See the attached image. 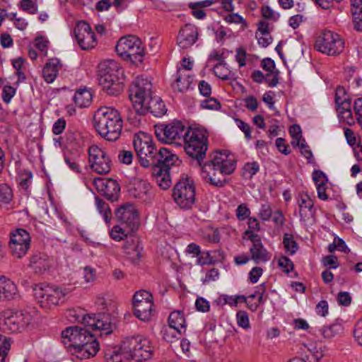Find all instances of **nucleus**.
Wrapping results in <instances>:
<instances>
[{
	"instance_id": "nucleus-1",
	"label": "nucleus",
	"mask_w": 362,
	"mask_h": 362,
	"mask_svg": "<svg viewBox=\"0 0 362 362\" xmlns=\"http://www.w3.org/2000/svg\"><path fill=\"white\" fill-rule=\"evenodd\" d=\"M200 166L202 178L211 185L221 187L228 182L227 175L235 170L236 162L221 153L215 152L209 161Z\"/></svg>"
},
{
	"instance_id": "nucleus-2",
	"label": "nucleus",
	"mask_w": 362,
	"mask_h": 362,
	"mask_svg": "<svg viewBox=\"0 0 362 362\" xmlns=\"http://www.w3.org/2000/svg\"><path fill=\"white\" fill-rule=\"evenodd\" d=\"M94 127L106 141H115L121 135L123 120L119 111L112 107L98 108L93 116Z\"/></svg>"
},
{
	"instance_id": "nucleus-3",
	"label": "nucleus",
	"mask_w": 362,
	"mask_h": 362,
	"mask_svg": "<svg viewBox=\"0 0 362 362\" xmlns=\"http://www.w3.org/2000/svg\"><path fill=\"white\" fill-rule=\"evenodd\" d=\"M99 84L110 95H117L123 90V71L117 62L106 60L98 64Z\"/></svg>"
},
{
	"instance_id": "nucleus-4",
	"label": "nucleus",
	"mask_w": 362,
	"mask_h": 362,
	"mask_svg": "<svg viewBox=\"0 0 362 362\" xmlns=\"http://www.w3.org/2000/svg\"><path fill=\"white\" fill-rule=\"evenodd\" d=\"M182 144L187 154L197 160L199 165H201L208 149L206 132L203 129L189 127Z\"/></svg>"
},
{
	"instance_id": "nucleus-5",
	"label": "nucleus",
	"mask_w": 362,
	"mask_h": 362,
	"mask_svg": "<svg viewBox=\"0 0 362 362\" xmlns=\"http://www.w3.org/2000/svg\"><path fill=\"white\" fill-rule=\"evenodd\" d=\"M117 53L124 60L131 61L138 65L141 64L144 57V48L141 41L134 35L121 37L115 47Z\"/></svg>"
},
{
	"instance_id": "nucleus-6",
	"label": "nucleus",
	"mask_w": 362,
	"mask_h": 362,
	"mask_svg": "<svg viewBox=\"0 0 362 362\" xmlns=\"http://www.w3.org/2000/svg\"><path fill=\"white\" fill-rule=\"evenodd\" d=\"M133 146L140 165L144 168L151 167L158 151L151 136L141 132L134 136Z\"/></svg>"
},
{
	"instance_id": "nucleus-7",
	"label": "nucleus",
	"mask_w": 362,
	"mask_h": 362,
	"mask_svg": "<svg viewBox=\"0 0 362 362\" xmlns=\"http://www.w3.org/2000/svg\"><path fill=\"white\" fill-rule=\"evenodd\" d=\"M189 129L182 122L174 120L168 124H156L155 134L161 142L181 146Z\"/></svg>"
},
{
	"instance_id": "nucleus-8",
	"label": "nucleus",
	"mask_w": 362,
	"mask_h": 362,
	"mask_svg": "<svg viewBox=\"0 0 362 362\" xmlns=\"http://www.w3.org/2000/svg\"><path fill=\"white\" fill-rule=\"evenodd\" d=\"M33 321L32 315L28 312L5 310L0 316V328L6 333H17L24 329Z\"/></svg>"
},
{
	"instance_id": "nucleus-9",
	"label": "nucleus",
	"mask_w": 362,
	"mask_h": 362,
	"mask_svg": "<svg viewBox=\"0 0 362 362\" xmlns=\"http://www.w3.org/2000/svg\"><path fill=\"white\" fill-rule=\"evenodd\" d=\"M33 291L40 307L45 309L57 305L66 296L65 291L62 289L45 283L35 284Z\"/></svg>"
},
{
	"instance_id": "nucleus-10",
	"label": "nucleus",
	"mask_w": 362,
	"mask_h": 362,
	"mask_svg": "<svg viewBox=\"0 0 362 362\" xmlns=\"http://www.w3.org/2000/svg\"><path fill=\"white\" fill-rule=\"evenodd\" d=\"M124 349L131 354V359L137 361L150 359L155 348L151 341L141 336L127 337L124 339Z\"/></svg>"
},
{
	"instance_id": "nucleus-11",
	"label": "nucleus",
	"mask_w": 362,
	"mask_h": 362,
	"mask_svg": "<svg viewBox=\"0 0 362 362\" xmlns=\"http://www.w3.org/2000/svg\"><path fill=\"white\" fill-rule=\"evenodd\" d=\"M152 83L151 81L144 76H137L129 86V99L132 102L133 109L135 111L139 108L142 110V103L152 95Z\"/></svg>"
},
{
	"instance_id": "nucleus-12",
	"label": "nucleus",
	"mask_w": 362,
	"mask_h": 362,
	"mask_svg": "<svg viewBox=\"0 0 362 362\" xmlns=\"http://www.w3.org/2000/svg\"><path fill=\"white\" fill-rule=\"evenodd\" d=\"M315 49L327 55L339 54L344 49V42L339 35L331 30H324L316 39Z\"/></svg>"
},
{
	"instance_id": "nucleus-13",
	"label": "nucleus",
	"mask_w": 362,
	"mask_h": 362,
	"mask_svg": "<svg viewBox=\"0 0 362 362\" xmlns=\"http://www.w3.org/2000/svg\"><path fill=\"white\" fill-rule=\"evenodd\" d=\"M153 296L147 291L136 292L133 296V308L135 316L141 321L151 319L153 310Z\"/></svg>"
},
{
	"instance_id": "nucleus-14",
	"label": "nucleus",
	"mask_w": 362,
	"mask_h": 362,
	"mask_svg": "<svg viewBox=\"0 0 362 362\" xmlns=\"http://www.w3.org/2000/svg\"><path fill=\"white\" fill-rule=\"evenodd\" d=\"M90 168L99 175H106L111 170L112 162L105 151L97 145L88 148Z\"/></svg>"
},
{
	"instance_id": "nucleus-15",
	"label": "nucleus",
	"mask_w": 362,
	"mask_h": 362,
	"mask_svg": "<svg viewBox=\"0 0 362 362\" xmlns=\"http://www.w3.org/2000/svg\"><path fill=\"white\" fill-rule=\"evenodd\" d=\"M142 110L139 108L134 112L136 115H133V112H130L127 116L129 122L136 124L140 122V117L150 112L156 117H160L166 113L167 109L163 101L158 96L151 95L146 102L142 103Z\"/></svg>"
},
{
	"instance_id": "nucleus-16",
	"label": "nucleus",
	"mask_w": 362,
	"mask_h": 362,
	"mask_svg": "<svg viewBox=\"0 0 362 362\" xmlns=\"http://www.w3.org/2000/svg\"><path fill=\"white\" fill-rule=\"evenodd\" d=\"M30 246V236L25 229L19 228L11 233L9 247L14 258L21 259L25 256Z\"/></svg>"
},
{
	"instance_id": "nucleus-17",
	"label": "nucleus",
	"mask_w": 362,
	"mask_h": 362,
	"mask_svg": "<svg viewBox=\"0 0 362 362\" xmlns=\"http://www.w3.org/2000/svg\"><path fill=\"white\" fill-rule=\"evenodd\" d=\"M82 324L85 327H91L94 330L101 332L100 335H108L112 333L115 325L112 322V317L107 313L89 314L83 316Z\"/></svg>"
},
{
	"instance_id": "nucleus-18",
	"label": "nucleus",
	"mask_w": 362,
	"mask_h": 362,
	"mask_svg": "<svg viewBox=\"0 0 362 362\" xmlns=\"http://www.w3.org/2000/svg\"><path fill=\"white\" fill-rule=\"evenodd\" d=\"M74 34L76 40L82 49L87 50L96 46L95 35L90 25L86 22H78L74 28Z\"/></svg>"
},
{
	"instance_id": "nucleus-19",
	"label": "nucleus",
	"mask_w": 362,
	"mask_h": 362,
	"mask_svg": "<svg viewBox=\"0 0 362 362\" xmlns=\"http://www.w3.org/2000/svg\"><path fill=\"white\" fill-rule=\"evenodd\" d=\"M89 332L90 330H88L86 327L72 326L66 327L62 332V342L72 354V351L74 348L78 346L79 344L84 341L86 334Z\"/></svg>"
},
{
	"instance_id": "nucleus-20",
	"label": "nucleus",
	"mask_w": 362,
	"mask_h": 362,
	"mask_svg": "<svg viewBox=\"0 0 362 362\" xmlns=\"http://www.w3.org/2000/svg\"><path fill=\"white\" fill-rule=\"evenodd\" d=\"M173 197L177 204H193L195 202V189L192 182L182 179L173 187Z\"/></svg>"
},
{
	"instance_id": "nucleus-21",
	"label": "nucleus",
	"mask_w": 362,
	"mask_h": 362,
	"mask_svg": "<svg viewBox=\"0 0 362 362\" xmlns=\"http://www.w3.org/2000/svg\"><path fill=\"white\" fill-rule=\"evenodd\" d=\"M118 222L127 225L132 230L136 229L140 223V218L134 205H120L115 211Z\"/></svg>"
},
{
	"instance_id": "nucleus-22",
	"label": "nucleus",
	"mask_w": 362,
	"mask_h": 362,
	"mask_svg": "<svg viewBox=\"0 0 362 362\" xmlns=\"http://www.w3.org/2000/svg\"><path fill=\"white\" fill-rule=\"evenodd\" d=\"M100 345L97 339L89 332L86 334V339L83 342L74 348L72 351V355L76 358L83 360L94 356L99 351Z\"/></svg>"
},
{
	"instance_id": "nucleus-23",
	"label": "nucleus",
	"mask_w": 362,
	"mask_h": 362,
	"mask_svg": "<svg viewBox=\"0 0 362 362\" xmlns=\"http://www.w3.org/2000/svg\"><path fill=\"white\" fill-rule=\"evenodd\" d=\"M154 163L151 166L153 168H159L170 170L173 166H178L182 161L178 156L167 148L161 147L156 156Z\"/></svg>"
},
{
	"instance_id": "nucleus-24",
	"label": "nucleus",
	"mask_w": 362,
	"mask_h": 362,
	"mask_svg": "<svg viewBox=\"0 0 362 362\" xmlns=\"http://www.w3.org/2000/svg\"><path fill=\"white\" fill-rule=\"evenodd\" d=\"M95 185L103 196L114 202L117 201L120 192V186L112 179L98 178L94 181Z\"/></svg>"
},
{
	"instance_id": "nucleus-25",
	"label": "nucleus",
	"mask_w": 362,
	"mask_h": 362,
	"mask_svg": "<svg viewBox=\"0 0 362 362\" xmlns=\"http://www.w3.org/2000/svg\"><path fill=\"white\" fill-rule=\"evenodd\" d=\"M246 234L249 235V239L252 243L250 249L251 259L257 264L266 262L270 259V253L264 248L259 235L246 230Z\"/></svg>"
},
{
	"instance_id": "nucleus-26",
	"label": "nucleus",
	"mask_w": 362,
	"mask_h": 362,
	"mask_svg": "<svg viewBox=\"0 0 362 362\" xmlns=\"http://www.w3.org/2000/svg\"><path fill=\"white\" fill-rule=\"evenodd\" d=\"M198 35V28L194 25L185 24L180 30L177 44L181 49H187L196 42Z\"/></svg>"
},
{
	"instance_id": "nucleus-27",
	"label": "nucleus",
	"mask_w": 362,
	"mask_h": 362,
	"mask_svg": "<svg viewBox=\"0 0 362 362\" xmlns=\"http://www.w3.org/2000/svg\"><path fill=\"white\" fill-rule=\"evenodd\" d=\"M103 352L106 362H124L131 359V354L124 349V340L120 346L107 345Z\"/></svg>"
},
{
	"instance_id": "nucleus-28",
	"label": "nucleus",
	"mask_w": 362,
	"mask_h": 362,
	"mask_svg": "<svg viewBox=\"0 0 362 362\" xmlns=\"http://www.w3.org/2000/svg\"><path fill=\"white\" fill-rule=\"evenodd\" d=\"M28 266L34 273L42 274L50 268L51 259L47 255L38 252L30 257Z\"/></svg>"
},
{
	"instance_id": "nucleus-29",
	"label": "nucleus",
	"mask_w": 362,
	"mask_h": 362,
	"mask_svg": "<svg viewBox=\"0 0 362 362\" xmlns=\"http://www.w3.org/2000/svg\"><path fill=\"white\" fill-rule=\"evenodd\" d=\"M62 67V64L58 59L54 58L50 59L45 64L42 69V76L45 81L48 83H52L55 80Z\"/></svg>"
},
{
	"instance_id": "nucleus-30",
	"label": "nucleus",
	"mask_w": 362,
	"mask_h": 362,
	"mask_svg": "<svg viewBox=\"0 0 362 362\" xmlns=\"http://www.w3.org/2000/svg\"><path fill=\"white\" fill-rule=\"evenodd\" d=\"M168 324L170 329L180 335L186 331L185 319L181 311L172 312L168 317Z\"/></svg>"
},
{
	"instance_id": "nucleus-31",
	"label": "nucleus",
	"mask_w": 362,
	"mask_h": 362,
	"mask_svg": "<svg viewBox=\"0 0 362 362\" xmlns=\"http://www.w3.org/2000/svg\"><path fill=\"white\" fill-rule=\"evenodd\" d=\"M123 249L128 258L132 261L138 260L141 257V247L139 239L136 237H131L127 239Z\"/></svg>"
},
{
	"instance_id": "nucleus-32",
	"label": "nucleus",
	"mask_w": 362,
	"mask_h": 362,
	"mask_svg": "<svg viewBox=\"0 0 362 362\" xmlns=\"http://www.w3.org/2000/svg\"><path fill=\"white\" fill-rule=\"evenodd\" d=\"M192 82V78L189 73L183 69H178L175 81L173 83V88L179 92H184L189 89Z\"/></svg>"
},
{
	"instance_id": "nucleus-33",
	"label": "nucleus",
	"mask_w": 362,
	"mask_h": 362,
	"mask_svg": "<svg viewBox=\"0 0 362 362\" xmlns=\"http://www.w3.org/2000/svg\"><path fill=\"white\" fill-rule=\"evenodd\" d=\"M153 175L158 185L163 189H167L171 185L170 170H163L159 168H153Z\"/></svg>"
},
{
	"instance_id": "nucleus-34",
	"label": "nucleus",
	"mask_w": 362,
	"mask_h": 362,
	"mask_svg": "<svg viewBox=\"0 0 362 362\" xmlns=\"http://www.w3.org/2000/svg\"><path fill=\"white\" fill-rule=\"evenodd\" d=\"M351 6L354 28L362 31V0H351Z\"/></svg>"
},
{
	"instance_id": "nucleus-35",
	"label": "nucleus",
	"mask_w": 362,
	"mask_h": 362,
	"mask_svg": "<svg viewBox=\"0 0 362 362\" xmlns=\"http://www.w3.org/2000/svg\"><path fill=\"white\" fill-rule=\"evenodd\" d=\"M76 105L80 108L89 106L92 101V93L86 88L78 90L74 96Z\"/></svg>"
},
{
	"instance_id": "nucleus-36",
	"label": "nucleus",
	"mask_w": 362,
	"mask_h": 362,
	"mask_svg": "<svg viewBox=\"0 0 362 362\" xmlns=\"http://www.w3.org/2000/svg\"><path fill=\"white\" fill-rule=\"evenodd\" d=\"M343 326L341 323L334 322L330 325L322 327L320 332L325 339H330L343 332Z\"/></svg>"
},
{
	"instance_id": "nucleus-37",
	"label": "nucleus",
	"mask_w": 362,
	"mask_h": 362,
	"mask_svg": "<svg viewBox=\"0 0 362 362\" xmlns=\"http://www.w3.org/2000/svg\"><path fill=\"white\" fill-rule=\"evenodd\" d=\"M17 295L16 286L9 279L4 282V285L0 287V300H11Z\"/></svg>"
},
{
	"instance_id": "nucleus-38",
	"label": "nucleus",
	"mask_w": 362,
	"mask_h": 362,
	"mask_svg": "<svg viewBox=\"0 0 362 362\" xmlns=\"http://www.w3.org/2000/svg\"><path fill=\"white\" fill-rule=\"evenodd\" d=\"M337 111L341 122L349 125L354 123L355 119L351 110V103H344L343 106L337 107Z\"/></svg>"
},
{
	"instance_id": "nucleus-39",
	"label": "nucleus",
	"mask_w": 362,
	"mask_h": 362,
	"mask_svg": "<svg viewBox=\"0 0 362 362\" xmlns=\"http://www.w3.org/2000/svg\"><path fill=\"white\" fill-rule=\"evenodd\" d=\"M283 243L286 252L291 255H294L298 250V245L296 242L293 240V237L291 234L286 233L284 235Z\"/></svg>"
},
{
	"instance_id": "nucleus-40",
	"label": "nucleus",
	"mask_w": 362,
	"mask_h": 362,
	"mask_svg": "<svg viewBox=\"0 0 362 362\" xmlns=\"http://www.w3.org/2000/svg\"><path fill=\"white\" fill-rule=\"evenodd\" d=\"M335 103L337 107L343 106L344 103H351V100L344 87L339 86L335 91Z\"/></svg>"
},
{
	"instance_id": "nucleus-41",
	"label": "nucleus",
	"mask_w": 362,
	"mask_h": 362,
	"mask_svg": "<svg viewBox=\"0 0 362 362\" xmlns=\"http://www.w3.org/2000/svg\"><path fill=\"white\" fill-rule=\"evenodd\" d=\"M259 170L257 162L247 163L243 167V175L246 179H251Z\"/></svg>"
},
{
	"instance_id": "nucleus-42",
	"label": "nucleus",
	"mask_w": 362,
	"mask_h": 362,
	"mask_svg": "<svg viewBox=\"0 0 362 362\" xmlns=\"http://www.w3.org/2000/svg\"><path fill=\"white\" fill-rule=\"evenodd\" d=\"M45 210L50 218L57 217L64 222L67 221L65 215L62 211L60 205H49V207L47 206Z\"/></svg>"
},
{
	"instance_id": "nucleus-43",
	"label": "nucleus",
	"mask_w": 362,
	"mask_h": 362,
	"mask_svg": "<svg viewBox=\"0 0 362 362\" xmlns=\"http://www.w3.org/2000/svg\"><path fill=\"white\" fill-rule=\"evenodd\" d=\"M13 198V192L11 187L6 184L0 185V202L8 204Z\"/></svg>"
},
{
	"instance_id": "nucleus-44",
	"label": "nucleus",
	"mask_w": 362,
	"mask_h": 362,
	"mask_svg": "<svg viewBox=\"0 0 362 362\" xmlns=\"http://www.w3.org/2000/svg\"><path fill=\"white\" fill-rule=\"evenodd\" d=\"M214 72L217 77L222 80H228L230 78L229 75L230 72L225 67L223 63H217L215 64L214 66Z\"/></svg>"
},
{
	"instance_id": "nucleus-45",
	"label": "nucleus",
	"mask_w": 362,
	"mask_h": 362,
	"mask_svg": "<svg viewBox=\"0 0 362 362\" xmlns=\"http://www.w3.org/2000/svg\"><path fill=\"white\" fill-rule=\"evenodd\" d=\"M19 7L30 14H35L37 12V5L34 0H22L19 4Z\"/></svg>"
},
{
	"instance_id": "nucleus-46",
	"label": "nucleus",
	"mask_w": 362,
	"mask_h": 362,
	"mask_svg": "<svg viewBox=\"0 0 362 362\" xmlns=\"http://www.w3.org/2000/svg\"><path fill=\"white\" fill-rule=\"evenodd\" d=\"M314 205H299V213L302 218L308 220L313 218L315 214Z\"/></svg>"
},
{
	"instance_id": "nucleus-47",
	"label": "nucleus",
	"mask_w": 362,
	"mask_h": 362,
	"mask_svg": "<svg viewBox=\"0 0 362 362\" xmlns=\"http://www.w3.org/2000/svg\"><path fill=\"white\" fill-rule=\"evenodd\" d=\"M10 347L11 344L6 337L0 334V362H4Z\"/></svg>"
},
{
	"instance_id": "nucleus-48",
	"label": "nucleus",
	"mask_w": 362,
	"mask_h": 362,
	"mask_svg": "<svg viewBox=\"0 0 362 362\" xmlns=\"http://www.w3.org/2000/svg\"><path fill=\"white\" fill-rule=\"evenodd\" d=\"M237 323L239 327L243 329H248L250 327L249 317L247 312L240 310L236 314Z\"/></svg>"
},
{
	"instance_id": "nucleus-49",
	"label": "nucleus",
	"mask_w": 362,
	"mask_h": 362,
	"mask_svg": "<svg viewBox=\"0 0 362 362\" xmlns=\"http://www.w3.org/2000/svg\"><path fill=\"white\" fill-rule=\"evenodd\" d=\"M64 161L71 170L76 173L81 172L80 165L76 158L72 157L69 154L66 153L64 155Z\"/></svg>"
},
{
	"instance_id": "nucleus-50",
	"label": "nucleus",
	"mask_w": 362,
	"mask_h": 362,
	"mask_svg": "<svg viewBox=\"0 0 362 362\" xmlns=\"http://www.w3.org/2000/svg\"><path fill=\"white\" fill-rule=\"evenodd\" d=\"M97 210L103 216L105 222L109 224L112 217V211L109 205H97Z\"/></svg>"
},
{
	"instance_id": "nucleus-51",
	"label": "nucleus",
	"mask_w": 362,
	"mask_h": 362,
	"mask_svg": "<svg viewBox=\"0 0 362 362\" xmlns=\"http://www.w3.org/2000/svg\"><path fill=\"white\" fill-rule=\"evenodd\" d=\"M201 107L206 110H218L221 104L216 98H209L202 101Z\"/></svg>"
},
{
	"instance_id": "nucleus-52",
	"label": "nucleus",
	"mask_w": 362,
	"mask_h": 362,
	"mask_svg": "<svg viewBox=\"0 0 362 362\" xmlns=\"http://www.w3.org/2000/svg\"><path fill=\"white\" fill-rule=\"evenodd\" d=\"M278 265L286 274L291 272V271L293 269V264L292 261L289 258L284 256H282L279 258Z\"/></svg>"
},
{
	"instance_id": "nucleus-53",
	"label": "nucleus",
	"mask_w": 362,
	"mask_h": 362,
	"mask_svg": "<svg viewBox=\"0 0 362 362\" xmlns=\"http://www.w3.org/2000/svg\"><path fill=\"white\" fill-rule=\"evenodd\" d=\"M353 108L356 119L362 127V98L354 100Z\"/></svg>"
},
{
	"instance_id": "nucleus-54",
	"label": "nucleus",
	"mask_w": 362,
	"mask_h": 362,
	"mask_svg": "<svg viewBox=\"0 0 362 362\" xmlns=\"http://www.w3.org/2000/svg\"><path fill=\"white\" fill-rule=\"evenodd\" d=\"M322 263L325 267H329V269H336L339 267L337 257L334 255H327L323 257Z\"/></svg>"
},
{
	"instance_id": "nucleus-55",
	"label": "nucleus",
	"mask_w": 362,
	"mask_h": 362,
	"mask_svg": "<svg viewBox=\"0 0 362 362\" xmlns=\"http://www.w3.org/2000/svg\"><path fill=\"white\" fill-rule=\"evenodd\" d=\"M118 159L120 163L129 165L132 162L133 153L130 151L122 150L119 153Z\"/></svg>"
},
{
	"instance_id": "nucleus-56",
	"label": "nucleus",
	"mask_w": 362,
	"mask_h": 362,
	"mask_svg": "<svg viewBox=\"0 0 362 362\" xmlns=\"http://www.w3.org/2000/svg\"><path fill=\"white\" fill-rule=\"evenodd\" d=\"M262 16L269 20L276 21L279 18V14L275 13L269 6H263L262 8Z\"/></svg>"
},
{
	"instance_id": "nucleus-57",
	"label": "nucleus",
	"mask_w": 362,
	"mask_h": 362,
	"mask_svg": "<svg viewBox=\"0 0 362 362\" xmlns=\"http://www.w3.org/2000/svg\"><path fill=\"white\" fill-rule=\"evenodd\" d=\"M279 71L278 70L267 74L265 81L268 83L269 87H275L279 83Z\"/></svg>"
},
{
	"instance_id": "nucleus-58",
	"label": "nucleus",
	"mask_w": 362,
	"mask_h": 362,
	"mask_svg": "<svg viewBox=\"0 0 362 362\" xmlns=\"http://www.w3.org/2000/svg\"><path fill=\"white\" fill-rule=\"evenodd\" d=\"M313 178L316 185H327V177L321 170H315L313 173Z\"/></svg>"
},
{
	"instance_id": "nucleus-59",
	"label": "nucleus",
	"mask_w": 362,
	"mask_h": 362,
	"mask_svg": "<svg viewBox=\"0 0 362 362\" xmlns=\"http://www.w3.org/2000/svg\"><path fill=\"white\" fill-rule=\"evenodd\" d=\"M66 125V122L64 118L58 119L53 124L52 132L55 135L62 134Z\"/></svg>"
},
{
	"instance_id": "nucleus-60",
	"label": "nucleus",
	"mask_w": 362,
	"mask_h": 362,
	"mask_svg": "<svg viewBox=\"0 0 362 362\" xmlns=\"http://www.w3.org/2000/svg\"><path fill=\"white\" fill-rule=\"evenodd\" d=\"M111 238L117 241L123 239L126 235L124 230L119 226H115L110 232Z\"/></svg>"
},
{
	"instance_id": "nucleus-61",
	"label": "nucleus",
	"mask_w": 362,
	"mask_h": 362,
	"mask_svg": "<svg viewBox=\"0 0 362 362\" xmlns=\"http://www.w3.org/2000/svg\"><path fill=\"white\" fill-rule=\"evenodd\" d=\"M16 93V89L10 86H6L4 88L2 92V98L6 103H9L11 98Z\"/></svg>"
},
{
	"instance_id": "nucleus-62",
	"label": "nucleus",
	"mask_w": 362,
	"mask_h": 362,
	"mask_svg": "<svg viewBox=\"0 0 362 362\" xmlns=\"http://www.w3.org/2000/svg\"><path fill=\"white\" fill-rule=\"evenodd\" d=\"M354 337L358 344L362 346V318L357 321L355 325Z\"/></svg>"
},
{
	"instance_id": "nucleus-63",
	"label": "nucleus",
	"mask_w": 362,
	"mask_h": 362,
	"mask_svg": "<svg viewBox=\"0 0 362 362\" xmlns=\"http://www.w3.org/2000/svg\"><path fill=\"white\" fill-rule=\"evenodd\" d=\"M245 106L247 110L251 112L257 111L258 107V102L256 98L254 96L250 95L245 98Z\"/></svg>"
},
{
	"instance_id": "nucleus-64",
	"label": "nucleus",
	"mask_w": 362,
	"mask_h": 362,
	"mask_svg": "<svg viewBox=\"0 0 362 362\" xmlns=\"http://www.w3.org/2000/svg\"><path fill=\"white\" fill-rule=\"evenodd\" d=\"M263 269L261 267H253L249 273V280L251 283L255 284L258 281L259 278L262 276Z\"/></svg>"
}]
</instances>
